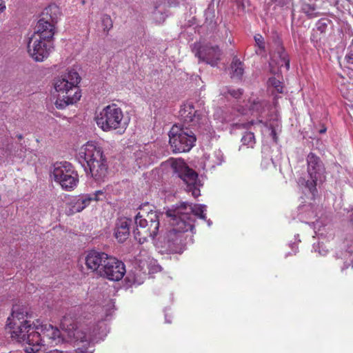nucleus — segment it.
<instances>
[{"mask_svg":"<svg viewBox=\"0 0 353 353\" xmlns=\"http://www.w3.org/2000/svg\"><path fill=\"white\" fill-rule=\"evenodd\" d=\"M27 315L24 307L14 305L6 325L10 329L11 337L24 345L26 353H39L42 346L64 341V334L59 329L48 323L32 325L25 319Z\"/></svg>","mask_w":353,"mask_h":353,"instance_id":"1","label":"nucleus"},{"mask_svg":"<svg viewBox=\"0 0 353 353\" xmlns=\"http://www.w3.org/2000/svg\"><path fill=\"white\" fill-rule=\"evenodd\" d=\"M77 159L83 168L87 176L96 182H104L108 177V164L102 148L94 141H88L83 145Z\"/></svg>","mask_w":353,"mask_h":353,"instance_id":"2","label":"nucleus"},{"mask_svg":"<svg viewBox=\"0 0 353 353\" xmlns=\"http://www.w3.org/2000/svg\"><path fill=\"white\" fill-rule=\"evenodd\" d=\"M80 81V77L74 70L58 77L54 80V87L58 97L55 105L58 109H63L70 104H73L81 98V93L77 87Z\"/></svg>","mask_w":353,"mask_h":353,"instance_id":"3","label":"nucleus"},{"mask_svg":"<svg viewBox=\"0 0 353 353\" xmlns=\"http://www.w3.org/2000/svg\"><path fill=\"white\" fill-rule=\"evenodd\" d=\"M105 328V324L103 321H99L97 325L90 326H80L74 328V326L68 329V336L71 342L74 343L77 349L74 353H93V346L90 345L94 343L98 335H101L103 331L101 330Z\"/></svg>","mask_w":353,"mask_h":353,"instance_id":"4","label":"nucleus"},{"mask_svg":"<svg viewBox=\"0 0 353 353\" xmlns=\"http://www.w3.org/2000/svg\"><path fill=\"white\" fill-rule=\"evenodd\" d=\"M141 208V212H138L134 218L136 228L133 230L134 239L140 244L145 242L148 238L154 239L159 232L160 226L159 214L152 210L145 211Z\"/></svg>","mask_w":353,"mask_h":353,"instance_id":"5","label":"nucleus"},{"mask_svg":"<svg viewBox=\"0 0 353 353\" xmlns=\"http://www.w3.org/2000/svg\"><path fill=\"white\" fill-rule=\"evenodd\" d=\"M97 126L104 132L118 130L123 133L126 130L129 119L124 117L121 108L116 104H111L104 107L95 116Z\"/></svg>","mask_w":353,"mask_h":353,"instance_id":"6","label":"nucleus"},{"mask_svg":"<svg viewBox=\"0 0 353 353\" xmlns=\"http://www.w3.org/2000/svg\"><path fill=\"white\" fill-rule=\"evenodd\" d=\"M170 217L172 229L165 232L163 236L164 246L171 252L181 253L186 244L184 233L188 230L194 233L193 227L190 223H185L184 220H179L176 216Z\"/></svg>","mask_w":353,"mask_h":353,"instance_id":"7","label":"nucleus"},{"mask_svg":"<svg viewBox=\"0 0 353 353\" xmlns=\"http://www.w3.org/2000/svg\"><path fill=\"white\" fill-rule=\"evenodd\" d=\"M60 13L59 8L55 4H50L45 8L32 35H38L43 39L52 40L54 34V23H57Z\"/></svg>","mask_w":353,"mask_h":353,"instance_id":"8","label":"nucleus"},{"mask_svg":"<svg viewBox=\"0 0 353 353\" xmlns=\"http://www.w3.org/2000/svg\"><path fill=\"white\" fill-rule=\"evenodd\" d=\"M170 144L174 152H186L191 150L196 142L194 133L187 127L174 125L169 134Z\"/></svg>","mask_w":353,"mask_h":353,"instance_id":"9","label":"nucleus"},{"mask_svg":"<svg viewBox=\"0 0 353 353\" xmlns=\"http://www.w3.org/2000/svg\"><path fill=\"white\" fill-rule=\"evenodd\" d=\"M52 176L63 189L70 191L79 183V175L73 165L68 161L57 162L53 165Z\"/></svg>","mask_w":353,"mask_h":353,"instance_id":"10","label":"nucleus"},{"mask_svg":"<svg viewBox=\"0 0 353 353\" xmlns=\"http://www.w3.org/2000/svg\"><path fill=\"white\" fill-rule=\"evenodd\" d=\"M206 206L201 204H192L188 202H183L179 205L176 206L174 209H170L167 211L168 216H176L179 220H184L185 223H190L194 230V223L195 221L194 216H197L201 219L206 220Z\"/></svg>","mask_w":353,"mask_h":353,"instance_id":"11","label":"nucleus"},{"mask_svg":"<svg viewBox=\"0 0 353 353\" xmlns=\"http://www.w3.org/2000/svg\"><path fill=\"white\" fill-rule=\"evenodd\" d=\"M172 168L178 176L186 184L185 190L192 192L194 198L200 195L201 183L198 179V174L190 168L186 163L181 159H176L172 162Z\"/></svg>","mask_w":353,"mask_h":353,"instance_id":"12","label":"nucleus"},{"mask_svg":"<svg viewBox=\"0 0 353 353\" xmlns=\"http://www.w3.org/2000/svg\"><path fill=\"white\" fill-rule=\"evenodd\" d=\"M307 174L309 179L305 182L310 192L314 194L318 183H322L325 178V169L322 161L314 153L310 152L307 157Z\"/></svg>","mask_w":353,"mask_h":353,"instance_id":"13","label":"nucleus"},{"mask_svg":"<svg viewBox=\"0 0 353 353\" xmlns=\"http://www.w3.org/2000/svg\"><path fill=\"white\" fill-rule=\"evenodd\" d=\"M53 49L52 40L32 35L28 43V52L36 61H43L48 58Z\"/></svg>","mask_w":353,"mask_h":353,"instance_id":"14","label":"nucleus"},{"mask_svg":"<svg viewBox=\"0 0 353 353\" xmlns=\"http://www.w3.org/2000/svg\"><path fill=\"white\" fill-rule=\"evenodd\" d=\"M192 51L199 61L215 66L221 59V51L217 46L211 44L194 43Z\"/></svg>","mask_w":353,"mask_h":353,"instance_id":"15","label":"nucleus"},{"mask_svg":"<svg viewBox=\"0 0 353 353\" xmlns=\"http://www.w3.org/2000/svg\"><path fill=\"white\" fill-rule=\"evenodd\" d=\"M103 277L114 281H118L123 279L125 274L124 263L117 258L110 256L104 265Z\"/></svg>","mask_w":353,"mask_h":353,"instance_id":"16","label":"nucleus"},{"mask_svg":"<svg viewBox=\"0 0 353 353\" xmlns=\"http://www.w3.org/2000/svg\"><path fill=\"white\" fill-rule=\"evenodd\" d=\"M179 117L184 123L192 127L199 126L203 123V120H205L199 111L195 110L193 104L190 102L181 106Z\"/></svg>","mask_w":353,"mask_h":353,"instance_id":"17","label":"nucleus"},{"mask_svg":"<svg viewBox=\"0 0 353 353\" xmlns=\"http://www.w3.org/2000/svg\"><path fill=\"white\" fill-rule=\"evenodd\" d=\"M110 255L103 252H98L96 250L90 251L85 256V265L88 269L92 272H96L101 263L108 260Z\"/></svg>","mask_w":353,"mask_h":353,"instance_id":"18","label":"nucleus"},{"mask_svg":"<svg viewBox=\"0 0 353 353\" xmlns=\"http://www.w3.org/2000/svg\"><path fill=\"white\" fill-rule=\"evenodd\" d=\"M132 221L126 217L117 219L114 227V236L120 243L124 242L130 235Z\"/></svg>","mask_w":353,"mask_h":353,"instance_id":"19","label":"nucleus"},{"mask_svg":"<svg viewBox=\"0 0 353 353\" xmlns=\"http://www.w3.org/2000/svg\"><path fill=\"white\" fill-rule=\"evenodd\" d=\"M335 265L341 268V272L353 265V254L349 250H339L335 255Z\"/></svg>","mask_w":353,"mask_h":353,"instance_id":"20","label":"nucleus"},{"mask_svg":"<svg viewBox=\"0 0 353 353\" xmlns=\"http://www.w3.org/2000/svg\"><path fill=\"white\" fill-rule=\"evenodd\" d=\"M301 11L308 19L316 18L320 15L316 4V0H301Z\"/></svg>","mask_w":353,"mask_h":353,"instance_id":"21","label":"nucleus"},{"mask_svg":"<svg viewBox=\"0 0 353 353\" xmlns=\"http://www.w3.org/2000/svg\"><path fill=\"white\" fill-rule=\"evenodd\" d=\"M148 149L139 150L134 153L135 160L139 168L146 167L152 163V157L149 155Z\"/></svg>","mask_w":353,"mask_h":353,"instance_id":"22","label":"nucleus"},{"mask_svg":"<svg viewBox=\"0 0 353 353\" xmlns=\"http://www.w3.org/2000/svg\"><path fill=\"white\" fill-rule=\"evenodd\" d=\"M231 69L232 77L241 78L244 72L243 63L236 57L232 59Z\"/></svg>","mask_w":353,"mask_h":353,"instance_id":"23","label":"nucleus"},{"mask_svg":"<svg viewBox=\"0 0 353 353\" xmlns=\"http://www.w3.org/2000/svg\"><path fill=\"white\" fill-rule=\"evenodd\" d=\"M249 110L253 112L261 114L265 111V108L268 105V102L265 100H259L258 99L249 101Z\"/></svg>","mask_w":353,"mask_h":353,"instance_id":"24","label":"nucleus"},{"mask_svg":"<svg viewBox=\"0 0 353 353\" xmlns=\"http://www.w3.org/2000/svg\"><path fill=\"white\" fill-rule=\"evenodd\" d=\"M278 54L279 57V61L278 64L280 67H285L286 70L290 69V59L288 57V54L283 48H280L278 50Z\"/></svg>","mask_w":353,"mask_h":353,"instance_id":"25","label":"nucleus"},{"mask_svg":"<svg viewBox=\"0 0 353 353\" xmlns=\"http://www.w3.org/2000/svg\"><path fill=\"white\" fill-rule=\"evenodd\" d=\"M242 144L248 148H254L256 143L255 136L252 132H245L241 138Z\"/></svg>","mask_w":353,"mask_h":353,"instance_id":"26","label":"nucleus"},{"mask_svg":"<svg viewBox=\"0 0 353 353\" xmlns=\"http://www.w3.org/2000/svg\"><path fill=\"white\" fill-rule=\"evenodd\" d=\"M101 23L104 31L108 32L112 27V19L108 15H103L101 17Z\"/></svg>","mask_w":353,"mask_h":353,"instance_id":"27","label":"nucleus"},{"mask_svg":"<svg viewBox=\"0 0 353 353\" xmlns=\"http://www.w3.org/2000/svg\"><path fill=\"white\" fill-rule=\"evenodd\" d=\"M293 0H270V3L279 8H288L292 4Z\"/></svg>","mask_w":353,"mask_h":353,"instance_id":"28","label":"nucleus"},{"mask_svg":"<svg viewBox=\"0 0 353 353\" xmlns=\"http://www.w3.org/2000/svg\"><path fill=\"white\" fill-rule=\"evenodd\" d=\"M328 23H329L328 19H319L316 24L317 30H319L321 33L325 32L327 29Z\"/></svg>","mask_w":353,"mask_h":353,"instance_id":"29","label":"nucleus"},{"mask_svg":"<svg viewBox=\"0 0 353 353\" xmlns=\"http://www.w3.org/2000/svg\"><path fill=\"white\" fill-rule=\"evenodd\" d=\"M106 192L103 190H97L92 194H91L92 196H93V200L94 201H103L107 199L106 196Z\"/></svg>","mask_w":353,"mask_h":353,"instance_id":"30","label":"nucleus"},{"mask_svg":"<svg viewBox=\"0 0 353 353\" xmlns=\"http://www.w3.org/2000/svg\"><path fill=\"white\" fill-rule=\"evenodd\" d=\"M79 201H81V204L83 206V209L86 208L90 203V201L93 200V196L91 194H85L78 197Z\"/></svg>","mask_w":353,"mask_h":353,"instance_id":"31","label":"nucleus"},{"mask_svg":"<svg viewBox=\"0 0 353 353\" xmlns=\"http://www.w3.org/2000/svg\"><path fill=\"white\" fill-rule=\"evenodd\" d=\"M269 82L276 88L278 92L282 93L283 92V86L281 85V83L279 80L276 79V78H271L269 79Z\"/></svg>","mask_w":353,"mask_h":353,"instance_id":"32","label":"nucleus"},{"mask_svg":"<svg viewBox=\"0 0 353 353\" xmlns=\"http://www.w3.org/2000/svg\"><path fill=\"white\" fill-rule=\"evenodd\" d=\"M228 93L234 99H239L241 96L243 94V90L228 88Z\"/></svg>","mask_w":353,"mask_h":353,"instance_id":"33","label":"nucleus"},{"mask_svg":"<svg viewBox=\"0 0 353 353\" xmlns=\"http://www.w3.org/2000/svg\"><path fill=\"white\" fill-rule=\"evenodd\" d=\"M83 210V206L81 204V201H79V198H77L72 205V212H79Z\"/></svg>","mask_w":353,"mask_h":353,"instance_id":"34","label":"nucleus"},{"mask_svg":"<svg viewBox=\"0 0 353 353\" xmlns=\"http://www.w3.org/2000/svg\"><path fill=\"white\" fill-rule=\"evenodd\" d=\"M214 157L216 158V165H219L224 161L223 154L219 150L214 152Z\"/></svg>","mask_w":353,"mask_h":353,"instance_id":"35","label":"nucleus"},{"mask_svg":"<svg viewBox=\"0 0 353 353\" xmlns=\"http://www.w3.org/2000/svg\"><path fill=\"white\" fill-rule=\"evenodd\" d=\"M254 40H255L256 45L258 46L260 50H264L265 44H264L263 38L262 37V36H261V35L255 36Z\"/></svg>","mask_w":353,"mask_h":353,"instance_id":"36","label":"nucleus"},{"mask_svg":"<svg viewBox=\"0 0 353 353\" xmlns=\"http://www.w3.org/2000/svg\"><path fill=\"white\" fill-rule=\"evenodd\" d=\"M346 61L350 63H353V48H347V52L345 55Z\"/></svg>","mask_w":353,"mask_h":353,"instance_id":"37","label":"nucleus"},{"mask_svg":"<svg viewBox=\"0 0 353 353\" xmlns=\"http://www.w3.org/2000/svg\"><path fill=\"white\" fill-rule=\"evenodd\" d=\"M106 263V261L105 263L102 262L101 263V264L99 265L100 268H99V269L97 270V272L99 275H100L101 276L103 277V270H104V265Z\"/></svg>","mask_w":353,"mask_h":353,"instance_id":"38","label":"nucleus"},{"mask_svg":"<svg viewBox=\"0 0 353 353\" xmlns=\"http://www.w3.org/2000/svg\"><path fill=\"white\" fill-rule=\"evenodd\" d=\"M233 1H235L238 6H242L243 8L245 7V3H248L249 1V0H233Z\"/></svg>","mask_w":353,"mask_h":353,"instance_id":"39","label":"nucleus"},{"mask_svg":"<svg viewBox=\"0 0 353 353\" xmlns=\"http://www.w3.org/2000/svg\"><path fill=\"white\" fill-rule=\"evenodd\" d=\"M270 130H271L270 135L272 136L274 141H276L277 137H276L275 129L273 127L270 126Z\"/></svg>","mask_w":353,"mask_h":353,"instance_id":"40","label":"nucleus"},{"mask_svg":"<svg viewBox=\"0 0 353 353\" xmlns=\"http://www.w3.org/2000/svg\"><path fill=\"white\" fill-rule=\"evenodd\" d=\"M254 122L252 121L251 122L245 123H239L238 124L239 126H241L243 128H249L250 125H253Z\"/></svg>","mask_w":353,"mask_h":353,"instance_id":"41","label":"nucleus"},{"mask_svg":"<svg viewBox=\"0 0 353 353\" xmlns=\"http://www.w3.org/2000/svg\"><path fill=\"white\" fill-rule=\"evenodd\" d=\"M5 10L6 4L2 0H0V14L2 13Z\"/></svg>","mask_w":353,"mask_h":353,"instance_id":"42","label":"nucleus"},{"mask_svg":"<svg viewBox=\"0 0 353 353\" xmlns=\"http://www.w3.org/2000/svg\"><path fill=\"white\" fill-rule=\"evenodd\" d=\"M327 129L326 128L323 127V128H321L320 130H319V133L320 134H323L326 132Z\"/></svg>","mask_w":353,"mask_h":353,"instance_id":"43","label":"nucleus"},{"mask_svg":"<svg viewBox=\"0 0 353 353\" xmlns=\"http://www.w3.org/2000/svg\"><path fill=\"white\" fill-rule=\"evenodd\" d=\"M348 48H350V49H352L353 48V39L352 40L350 46H348Z\"/></svg>","mask_w":353,"mask_h":353,"instance_id":"44","label":"nucleus"},{"mask_svg":"<svg viewBox=\"0 0 353 353\" xmlns=\"http://www.w3.org/2000/svg\"><path fill=\"white\" fill-rule=\"evenodd\" d=\"M206 221H207L208 225L209 226H210V225H212V221H210V219L206 220Z\"/></svg>","mask_w":353,"mask_h":353,"instance_id":"45","label":"nucleus"},{"mask_svg":"<svg viewBox=\"0 0 353 353\" xmlns=\"http://www.w3.org/2000/svg\"><path fill=\"white\" fill-rule=\"evenodd\" d=\"M350 221L352 222V223L353 224V212L352 213L351 216H350Z\"/></svg>","mask_w":353,"mask_h":353,"instance_id":"46","label":"nucleus"},{"mask_svg":"<svg viewBox=\"0 0 353 353\" xmlns=\"http://www.w3.org/2000/svg\"><path fill=\"white\" fill-rule=\"evenodd\" d=\"M242 114H246V112H245V110H242Z\"/></svg>","mask_w":353,"mask_h":353,"instance_id":"47","label":"nucleus"},{"mask_svg":"<svg viewBox=\"0 0 353 353\" xmlns=\"http://www.w3.org/2000/svg\"><path fill=\"white\" fill-rule=\"evenodd\" d=\"M22 138V136L21 135H19V139H21Z\"/></svg>","mask_w":353,"mask_h":353,"instance_id":"48","label":"nucleus"}]
</instances>
